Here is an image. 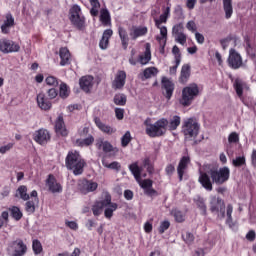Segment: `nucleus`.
Masks as SVG:
<instances>
[{"mask_svg":"<svg viewBox=\"0 0 256 256\" xmlns=\"http://www.w3.org/2000/svg\"><path fill=\"white\" fill-rule=\"evenodd\" d=\"M180 125H181V117H179L178 115H175L172 118H170V120L168 121L167 127L169 131H175L177 127H179Z\"/></svg>","mask_w":256,"mask_h":256,"instance_id":"32","label":"nucleus"},{"mask_svg":"<svg viewBox=\"0 0 256 256\" xmlns=\"http://www.w3.org/2000/svg\"><path fill=\"white\" fill-rule=\"evenodd\" d=\"M171 215H173V217L175 218V221H177V223H183V221H185V215H183V212H181L178 209L172 210Z\"/></svg>","mask_w":256,"mask_h":256,"instance_id":"43","label":"nucleus"},{"mask_svg":"<svg viewBox=\"0 0 256 256\" xmlns=\"http://www.w3.org/2000/svg\"><path fill=\"white\" fill-rule=\"evenodd\" d=\"M70 21L77 29H85V17L81 16V7L78 5L72 6L69 11Z\"/></svg>","mask_w":256,"mask_h":256,"instance_id":"6","label":"nucleus"},{"mask_svg":"<svg viewBox=\"0 0 256 256\" xmlns=\"http://www.w3.org/2000/svg\"><path fill=\"white\" fill-rule=\"evenodd\" d=\"M147 33V29L144 28H133L130 32V37H132L133 40L137 39V37H143Z\"/></svg>","mask_w":256,"mask_h":256,"instance_id":"39","label":"nucleus"},{"mask_svg":"<svg viewBox=\"0 0 256 256\" xmlns=\"http://www.w3.org/2000/svg\"><path fill=\"white\" fill-rule=\"evenodd\" d=\"M100 21L103 25H111V15L109 14V10L102 9L100 11Z\"/></svg>","mask_w":256,"mask_h":256,"instance_id":"36","label":"nucleus"},{"mask_svg":"<svg viewBox=\"0 0 256 256\" xmlns=\"http://www.w3.org/2000/svg\"><path fill=\"white\" fill-rule=\"evenodd\" d=\"M139 184H140V187H142V189H144V191L146 189L153 187V181L150 179H145L143 181H139Z\"/></svg>","mask_w":256,"mask_h":256,"instance_id":"55","label":"nucleus"},{"mask_svg":"<svg viewBox=\"0 0 256 256\" xmlns=\"http://www.w3.org/2000/svg\"><path fill=\"white\" fill-rule=\"evenodd\" d=\"M97 182L83 180L80 184V191L84 194L91 193L97 189Z\"/></svg>","mask_w":256,"mask_h":256,"instance_id":"20","label":"nucleus"},{"mask_svg":"<svg viewBox=\"0 0 256 256\" xmlns=\"http://www.w3.org/2000/svg\"><path fill=\"white\" fill-rule=\"evenodd\" d=\"M199 183L206 189V191H213V183L207 173H201L199 176Z\"/></svg>","mask_w":256,"mask_h":256,"instance_id":"26","label":"nucleus"},{"mask_svg":"<svg viewBox=\"0 0 256 256\" xmlns=\"http://www.w3.org/2000/svg\"><path fill=\"white\" fill-rule=\"evenodd\" d=\"M197 95H199V86H197V84H190L183 88L182 98L180 100L181 105H183V107H189Z\"/></svg>","mask_w":256,"mask_h":256,"instance_id":"4","label":"nucleus"},{"mask_svg":"<svg viewBox=\"0 0 256 256\" xmlns=\"http://www.w3.org/2000/svg\"><path fill=\"white\" fill-rule=\"evenodd\" d=\"M80 89L85 93H89L93 89V76H83L79 80Z\"/></svg>","mask_w":256,"mask_h":256,"instance_id":"16","label":"nucleus"},{"mask_svg":"<svg viewBox=\"0 0 256 256\" xmlns=\"http://www.w3.org/2000/svg\"><path fill=\"white\" fill-rule=\"evenodd\" d=\"M172 53L174 55L175 63H177V65H181V50H179L177 45L173 46Z\"/></svg>","mask_w":256,"mask_h":256,"instance_id":"46","label":"nucleus"},{"mask_svg":"<svg viewBox=\"0 0 256 256\" xmlns=\"http://www.w3.org/2000/svg\"><path fill=\"white\" fill-rule=\"evenodd\" d=\"M10 215L15 219L16 221H20V219L23 217V212H21V209L17 206H12L9 208Z\"/></svg>","mask_w":256,"mask_h":256,"instance_id":"38","label":"nucleus"},{"mask_svg":"<svg viewBox=\"0 0 256 256\" xmlns=\"http://www.w3.org/2000/svg\"><path fill=\"white\" fill-rule=\"evenodd\" d=\"M96 147L104 153H111L113 151V145L109 143V141H104L103 138L96 139Z\"/></svg>","mask_w":256,"mask_h":256,"instance_id":"29","label":"nucleus"},{"mask_svg":"<svg viewBox=\"0 0 256 256\" xmlns=\"http://www.w3.org/2000/svg\"><path fill=\"white\" fill-rule=\"evenodd\" d=\"M184 241L188 244L193 243L195 241V236L191 232H186L185 234L182 235Z\"/></svg>","mask_w":256,"mask_h":256,"instance_id":"58","label":"nucleus"},{"mask_svg":"<svg viewBox=\"0 0 256 256\" xmlns=\"http://www.w3.org/2000/svg\"><path fill=\"white\" fill-rule=\"evenodd\" d=\"M190 163H191V158H189V156H184L181 158L177 167L179 181H183V175H185V169H187V165H189Z\"/></svg>","mask_w":256,"mask_h":256,"instance_id":"18","label":"nucleus"},{"mask_svg":"<svg viewBox=\"0 0 256 256\" xmlns=\"http://www.w3.org/2000/svg\"><path fill=\"white\" fill-rule=\"evenodd\" d=\"M36 101H37L38 107L40 109H42V111H49L51 109V107H53V104L51 103V100L48 99L45 96V93H43V92H40L37 95Z\"/></svg>","mask_w":256,"mask_h":256,"instance_id":"14","label":"nucleus"},{"mask_svg":"<svg viewBox=\"0 0 256 256\" xmlns=\"http://www.w3.org/2000/svg\"><path fill=\"white\" fill-rule=\"evenodd\" d=\"M168 18H169V16H166L165 14L160 15V19L159 20H155L156 27L159 28L161 23H167V19Z\"/></svg>","mask_w":256,"mask_h":256,"instance_id":"64","label":"nucleus"},{"mask_svg":"<svg viewBox=\"0 0 256 256\" xmlns=\"http://www.w3.org/2000/svg\"><path fill=\"white\" fill-rule=\"evenodd\" d=\"M59 95H60L61 99H67L69 97V89L67 88V84L62 83L60 85Z\"/></svg>","mask_w":256,"mask_h":256,"instance_id":"48","label":"nucleus"},{"mask_svg":"<svg viewBox=\"0 0 256 256\" xmlns=\"http://www.w3.org/2000/svg\"><path fill=\"white\" fill-rule=\"evenodd\" d=\"M11 149H13V143L0 147V153L1 155H5V153H7V151H11Z\"/></svg>","mask_w":256,"mask_h":256,"instance_id":"63","label":"nucleus"},{"mask_svg":"<svg viewBox=\"0 0 256 256\" xmlns=\"http://www.w3.org/2000/svg\"><path fill=\"white\" fill-rule=\"evenodd\" d=\"M131 143V132L127 131L121 138L122 147H127Z\"/></svg>","mask_w":256,"mask_h":256,"instance_id":"49","label":"nucleus"},{"mask_svg":"<svg viewBox=\"0 0 256 256\" xmlns=\"http://www.w3.org/2000/svg\"><path fill=\"white\" fill-rule=\"evenodd\" d=\"M115 105L124 106L127 103V96L125 94H116L114 96Z\"/></svg>","mask_w":256,"mask_h":256,"instance_id":"42","label":"nucleus"},{"mask_svg":"<svg viewBox=\"0 0 256 256\" xmlns=\"http://www.w3.org/2000/svg\"><path fill=\"white\" fill-rule=\"evenodd\" d=\"M127 79V73L125 71L120 70L117 72L115 79L112 82V89H123L125 87V80Z\"/></svg>","mask_w":256,"mask_h":256,"instance_id":"12","label":"nucleus"},{"mask_svg":"<svg viewBox=\"0 0 256 256\" xmlns=\"http://www.w3.org/2000/svg\"><path fill=\"white\" fill-rule=\"evenodd\" d=\"M169 227H171V223L169 221H163L161 224H160V227H159V233L161 235H163V233H165V231H167V229H169Z\"/></svg>","mask_w":256,"mask_h":256,"instance_id":"59","label":"nucleus"},{"mask_svg":"<svg viewBox=\"0 0 256 256\" xmlns=\"http://www.w3.org/2000/svg\"><path fill=\"white\" fill-rule=\"evenodd\" d=\"M103 209H104V200L98 201L92 206V213L93 215H95V217H99V215L103 213Z\"/></svg>","mask_w":256,"mask_h":256,"instance_id":"35","label":"nucleus"},{"mask_svg":"<svg viewBox=\"0 0 256 256\" xmlns=\"http://www.w3.org/2000/svg\"><path fill=\"white\" fill-rule=\"evenodd\" d=\"M239 143V134L237 132H232L228 136V148L233 147Z\"/></svg>","mask_w":256,"mask_h":256,"instance_id":"41","label":"nucleus"},{"mask_svg":"<svg viewBox=\"0 0 256 256\" xmlns=\"http://www.w3.org/2000/svg\"><path fill=\"white\" fill-rule=\"evenodd\" d=\"M45 81L51 87H57V85H59V81H57V78L54 76H48Z\"/></svg>","mask_w":256,"mask_h":256,"instance_id":"57","label":"nucleus"},{"mask_svg":"<svg viewBox=\"0 0 256 256\" xmlns=\"http://www.w3.org/2000/svg\"><path fill=\"white\" fill-rule=\"evenodd\" d=\"M59 56H60V65L64 67V65H69L71 63V53L69 52V49L67 48H60L59 51Z\"/></svg>","mask_w":256,"mask_h":256,"instance_id":"27","label":"nucleus"},{"mask_svg":"<svg viewBox=\"0 0 256 256\" xmlns=\"http://www.w3.org/2000/svg\"><path fill=\"white\" fill-rule=\"evenodd\" d=\"M233 206L231 204L227 205L226 208V223L232 229V231H237V221H233Z\"/></svg>","mask_w":256,"mask_h":256,"instance_id":"19","label":"nucleus"},{"mask_svg":"<svg viewBox=\"0 0 256 256\" xmlns=\"http://www.w3.org/2000/svg\"><path fill=\"white\" fill-rule=\"evenodd\" d=\"M176 43H180V45H185L187 43V35L185 33L174 35Z\"/></svg>","mask_w":256,"mask_h":256,"instance_id":"50","label":"nucleus"},{"mask_svg":"<svg viewBox=\"0 0 256 256\" xmlns=\"http://www.w3.org/2000/svg\"><path fill=\"white\" fill-rule=\"evenodd\" d=\"M191 77V65L184 64L181 69L179 82L185 85L187 81H189V78Z\"/></svg>","mask_w":256,"mask_h":256,"instance_id":"24","label":"nucleus"},{"mask_svg":"<svg viewBox=\"0 0 256 256\" xmlns=\"http://www.w3.org/2000/svg\"><path fill=\"white\" fill-rule=\"evenodd\" d=\"M115 115H116V118L121 121L125 115V110L122 109V108H116L115 109Z\"/></svg>","mask_w":256,"mask_h":256,"instance_id":"62","label":"nucleus"},{"mask_svg":"<svg viewBox=\"0 0 256 256\" xmlns=\"http://www.w3.org/2000/svg\"><path fill=\"white\" fill-rule=\"evenodd\" d=\"M51 139V134L45 129H40L34 133V141L39 145H45Z\"/></svg>","mask_w":256,"mask_h":256,"instance_id":"15","label":"nucleus"},{"mask_svg":"<svg viewBox=\"0 0 256 256\" xmlns=\"http://www.w3.org/2000/svg\"><path fill=\"white\" fill-rule=\"evenodd\" d=\"M102 165L103 167H106L107 169H112L113 171H121V164L117 161L109 164L106 160H102Z\"/></svg>","mask_w":256,"mask_h":256,"instance_id":"40","label":"nucleus"},{"mask_svg":"<svg viewBox=\"0 0 256 256\" xmlns=\"http://www.w3.org/2000/svg\"><path fill=\"white\" fill-rule=\"evenodd\" d=\"M138 61L141 65H147L151 61V44H146L145 52L138 57Z\"/></svg>","mask_w":256,"mask_h":256,"instance_id":"30","label":"nucleus"},{"mask_svg":"<svg viewBox=\"0 0 256 256\" xmlns=\"http://www.w3.org/2000/svg\"><path fill=\"white\" fill-rule=\"evenodd\" d=\"M17 193L20 195V198L23 199V201H29V195L27 194V186L22 185L17 189Z\"/></svg>","mask_w":256,"mask_h":256,"instance_id":"45","label":"nucleus"},{"mask_svg":"<svg viewBox=\"0 0 256 256\" xmlns=\"http://www.w3.org/2000/svg\"><path fill=\"white\" fill-rule=\"evenodd\" d=\"M93 141H95V138H93V136H89L88 138H85L83 140H78V143L80 145H86V147H89V145H92Z\"/></svg>","mask_w":256,"mask_h":256,"instance_id":"60","label":"nucleus"},{"mask_svg":"<svg viewBox=\"0 0 256 256\" xmlns=\"http://www.w3.org/2000/svg\"><path fill=\"white\" fill-rule=\"evenodd\" d=\"M143 167L147 169L148 173L152 174L154 171L153 164L149 158H145L143 161Z\"/></svg>","mask_w":256,"mask_h":256,"instance_id":"52","label":"nucleus"},{"mask_svg":"<svg viewBox=\"0 0 256 256\" xmlns=\"http://www.w3.org/2000/svg\"><path fill=\"white\" fill-rule=\"evenodd\" d=\"M32 249L35 255H40V253L43 251V245H41V242L39 240H33Z\"/></svg>","mask_w":256,"mask_h":256,"instance_id":"47","label":"nucleus"},{"mask_svg":"<svg viewBox=\"0 0 256 256\" xmlns=\"http://www.w3.org/2000/svg\"><path fill=\"white\" fill-rule=\"evenodd\" d=\"M183 33V24H176L172 28V35H181Z\"/></svg>","mask_w":256,"mask_h":256,"instance_id":"56","label":"nucleus"},{"mask_svg":"<svg viewBox=\"0 0 256 256\" xmlns=\"http://www.w3.org/2000/svg\"><path fill=\"white\" fill-rule=\"evenodd\" d=\"M111 37H113V30L107 29L103 32L99 43L100 49H107V47H109V39H111Z\"/></svg>","mask_w":256,"mask_h":256,"instance_id":"28","label":"nucleus"},{"mask_svg":"<svg viewBox=\"0 0 256 256\" xmlns=\"http://www.w3.org/2000/svg\"><path fill=\"white\" fill-rule=\"evenodd\" d=\"M196 205L202 211V215H207V206L205 205V201H203V198H200L196 202Z\"/></svg>","mask_w":256,"mask_h":256,"instance_id":"53","label":"nucleus"},{"mask_svg":"<svg viewBox=\"0 0 256 256\" xmlns=\"http://www.w3.org/2000/svg\"><path fill=\"white\" fill-rule=\"evenodd\" d=\"M21 49V46L19 44L7 40V39H1L0 40V51L2 53H19Z\"/></svg>","mask_w":256,"mask_h":256,"instance_id":"7","label":"nucleus"},{"mask_svg":"<svg viewBox=\"0 0 256 256\" xmlns=\"http://www.w3.org/2000/svg\"><path fill=\"white\" fill-rule=\"evenodd\" d=\"M162 89L166 91L167 99H171L173 95V91H175V84L171 82V80L167 79L166 77L162 78Z\"/></svg>","mask_w":256,"mask_h":256,"instance_id":"22","label":"nucleus"},{"mask_svg":"<svg viewBox=\"0 0 256 256\" xmlns=\"http://www.w3.org/2000/svg\"><path fill=\"white\" fill-rule=\"evenodd\" d=\"M228 65L233 69H239L243 66V58L235 49H231L229 52Z\"/></svg>","mask_w":256,"mask_h":256,"instance_id":"9","label":"nucleus"},{"mask_svg":"<svg viewBox=\"0 0 256 256\" xmlns=\"http://www.w3.org/2000/svg\"><path fill=\"white\" fill-rule=\"evenodd\" d=\"M160 29V35L161 36H157L156 39L159 41V43H161L162 41H164V44L162 46V51L165 49V43H167V27L165 26H159Z\"/></svg>","mask_w":256,"mask_h":256,"instance_id":"37","label":"nucleus"},{"mask_svg":"<svg viewBox=\"0 0 256 256\" xmlns=\"http://www.w3.org/2000/svg\"><path fill=\"white\" fill-rule=\"evenodd\" d=\"M14 25H15V18H13V15L11 13L6 14L4 23L1 26L2 33L7 35V33H9V29H11V27H14Z\"/></svg>","mask_w":256,"mask_h":256,"instance_id":"21","label":"nucleus"},{"mask_svg":"<svg viewBox=\"0 0 256 256\" xmlns=\"http://www.w3.org/2000/svg\"><path fill=\"white\" fill-rule=\"evenodd\" d=\"M210 177L216 185H223L225 183V167L219 170H210Z\"/></svg>","mask_w":256,"mask_h":256,"instance_id":"13","label":"nucleus"},{"mask_svg":"<svg viewBox=\"0 0 256 256\" xmlns=\"http://www.w3.org/2000/svg\"><path fill=\"white\" fill-rule=\"evenodd\" d=\"M94 123L98 127V129H100V131H102L103 133H106L107 135H113V133H115V131H117L116 129L112 128L111 126L102 123L101 119L98 117H96L94 119Z\"/></svg>","mask_w":256,"mask_h":256,"instance_id":"23","label":"nucleus"},{"mask_svg":"<svg viewBox=\"0 0 256 256\" xmlns=\"http://www.w3.org/2000/svg\"><path fill=\"white\" fill-rule=\"evenodd\" d=\"M46 187L50 191V193H62L63 186L59 182H57V179H55V176L49 175L46 180Z\"/></svg>","mask_w":256,"mask_h":256,"instance_id":"11","label":"nucleus"},{"mask_svg":"<svg viewBox=\"0 0 256 256\" xmlns=\"http://www.w3.org/2000/svg\"><path fill=\"white\" fill-rule=\"evenodd\" d=\"M55 131L57 135H62V137H67V129L65 128V122L63 121V116H58L55 123Z\"/></svg>","mask_w":256,"mask_h":256,"instance_id":"25","label":"nucleus"},{"mask_svg":"<svg viewBox=\"0 0 256 256\" xmlns=\"http://www.w3.org/2000/svg\"><path fill=\"white\" fill-rule=\"evenodd\" d=\"M66 167L72 170L74 175H81L83 167H85V161L81 159L78 152H69L66 157Z\"/></svg>","mask_w":256,"mask_h":256,"instance_id":"1","label":"nucleus"},{"mask_svg":"<svg viewBox=\"0 0 256 256\" xmlns=\"http://www.w3.org/2000/svg\"><path fill=\"white\" fill-rule=\"evenodd\" d=\"M157 73H159V70L155 67H149L146 68L143 72V76L141 77L142 81H145V79H151V77H157Z\"/></svg>","mask_w":256,"mask_h":256,"instance_id":"33","label":"nucleus"},{"mask_svg":"<svg viewBox=\"0 0 256 256\" xmlns=\"http://www.w3.org/2000/svg\"><path fill=\"white\" fill-rule=\"evenodd\" d=\"M129 170L131 171L132 175L135 177L136 181H141V169L137 162L129 165Z\"/></svg>","mask_w":256,"mask_h":256,"instance_id":"34","label":"nucleus"},{"mask_svg":"<svg viewBox=\"0 0 256 256\" xmlns=\"http://www.w3.org/2000/svg\"><path fill=\"white\" fill-rule=\"evenodd\" d=\"M27 253V244L21 238L12 241L8 245L9 256H24Z\"/></svg>","mask_w":256,"mask_h":256,"instance_id":"5","label":"nucleus"},{"mask_svg":"<svg viewBox=\"0 0 256 256\" xmlns=\"http://www.w3.org/2000/svg\"><path fill=\"white\" fill-rule=\"evenodd\" d=\"M211 211L212 213H218L219 219L225 217V202L221 198H213L211 201Z\"/></svg>","mask_w":256,"mask_h":256,"instance_id":"10","label":"nucleus"},{"mask_svg":"<svg viewBox=\"0 0 256 256\" xmlns=\"http://www.w3.org/2000/svg\"><path fill=\"white\" fill-rule=\"evenodd\" d=\"M47 95H48L49 99H55V97H57L59 95V92L57 91L56 88H50L47 91Z\"/></svg>","mask_w":256,"mask_h":256,"instance_id":"61","label":"nucleus"},{"mask_svg":"<svg viewBox=\"0 0 256 256\" xmlns=\"http://www.w3.org/2000/svg\"><path fill=\"white\" fill-rule=\"evenodd\" d=\"M118 207L117 203L111 201V195L107 194L104 199V217L111 219Z\"/></svg>","mask_w":256,"mask_h":256,"instance_id":"8","label":"nucleus"},{"mask_svg":"<svg viewBox=\"0 0 256 256\" xmlns=\"http://www.w3.org/2000/svg\"><path fill=\"white\" fill-rule=\"evenodd\" d=\"M199 122L194 118L184 120L182 126V133H184L185 141H193L199 135Z\"/></svg>","mask_w":256,"mask_h":256,"instance_id":"2","label":"nucleus"},{"mask_svg":"<svg viewBox=\"0 0 256 256\" xmlns=\"http://www.w3.org/2000/svg\"><path fill=\"white\" fill-rule=\"evenodd\" d=\"M167 125H169V120L165 118L159 119L146 128V135L149 137H163L167 133Z\"/></svg>","mask_w":256,"mask_h":256,"instance_id":"3","label":"nucleus"},{"mask_svg":"<svg viewBox=\"0 0 256 256\" xmlns=\"http://www.w3.org/2000/svg\"><path fill=\"white\" fill-rule=\"evenodd\" d=\"M119 37L121 39L123 49H127L129 47V34H127V30L123 27L118 28Z\"/></svg>","mask_w":256,"mask_h":256,"instance_id":"31","label":"nucleus"},{"mask_svg":"<svg viewBox=\"0 0 256 256\" xmlns=\"http://www.w3.org/2000/svg\"><path fill=\"white\" fill-rule=\"evenodd\" d=\"M232 165H234V167H241V165H245V156H239L236 159H233Z\"/></svg>","mask_w":256,"mask_h":256,"instance_id":"54","label":"nucleus"},{"mask_svg":"<svg viewBox=\"0 0 256 256\" xmlns=\"http://www.w3.org/2000/svg\"><path fill=\"white\" fill-rule=\"evenodd\" d=\"M233 15V5L231 0H225V18L229 19Z\"/></svg>","mask_w":256,"mask_h":256,"instance_id":"44","label":"nucleus"},{"mask_svg":"<svg viewBox=\"0 0 256 256\" xmlns=\"http://www.w3.org/2000/svg\"><path fill=\"white\" fill-rule=\"evenodd\" d=\"M25 210L27 213L33 214L35 213V201L29 200L26 202Z\"/></svg>","mask_w":256,"mask_h":256,"instance_id":"51","label":"nucleus"},{"mask_svg":"<svg viewBox=\"0 0 256 256\" xmlns=\"http://www.w3.org/2000/svg\"><path fill=\"white\" fill-rule=\"evenodd\" d=\"M231 80L234 82V88L236 90L237 95L241 98L243 97V90H249V86L247 85V83H245L242 79L240 78H233L230 75Z\"/></svg>","mask_w":256,"mask_h":256,"instance_id":"17","label":"nucleus"}]
</instances>
